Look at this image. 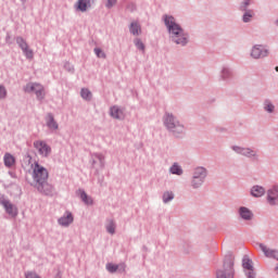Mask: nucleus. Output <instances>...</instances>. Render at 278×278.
Returning <instances> with one entry per match:
<instances>
[{
	"mask_svg": "<svg viewBox=\"0 0 278 278\" xmlns=\"http://www.w3.org/2000/svg\"><path fill=\"white\" fill-rule=\"evenodd\" d=\"M251 55L254 60H260V58H266L268 55V50L264 46L257 45L252 48Z\"/></svg>",
	"mask_w": 278,
	"mask_h": 278,
	"instance_id": "9d476101",
	"label": "nucleus"
},
{
	"mask_svg": "<svg viewBox=\"0 0 278 278\" xmlns=\"http://www.w3.org/2000/svg\"><path fill=\"white\" fill-rule=\"evenodd\" d=\"M47 125L50 129H58V123L53 119V115H48Z\"/></svg>",
	"mask_w": 278,
	"mask_h": 278,
	"instance_id": "5701e85b",
	"label": "nucleus"
},
{
	"mask_svg": "<svg viewBox=\"0 0 278 278\" xmlns=\"http://www.w3.org/2000/svg\"><path fill=\"white\" fill-rule=\"evenodd\" d=\"M141 28H140V24H138V22H132L130 24V34H132V36H139V34H141Z\"/></svg>",
	"mask_w": 278,
	"mask_h": 278,
	"instance_id": "aec40b11",
	"label": "nucleus"
},
{
	"mask_svg": "<svg viewBox=\"0 0 278 278\" xmlns=\"http://www.w3.org/2000/svg\"><path fill=\"white\" fill-rule=\"evenodd\" d=\"M111 116L113 118H124L125 114L123 113V110L118 109V106L111 108Z\"/></svg>",
	"mask_w": 278,
	"mask_h": 278,
	"instance_id": "f3484780",
	"label": "nucleus"
},
{
	"mask_svg": "<svg viewBox=\"0 0 278 278\" xmlns=\"http://www.w3.org/2000/svg\"><path fill=\"white\" fill-rule=\"evenodd\" d=\"M233 258L229 256L224 262V270L217 271V278H233Z\"/></svg>",
	"mask_w": 278,
	"mask_h": 278,
	"instance_id": "f03ea898",
	"label": "nucleus"
},
{
	"mask_svg": "<svg viewBox=\"0 0 278 278\" xmlns=\"http://www.w3.org/2000/svg\"><path fill=\"white\" fill-rule=\"evenodd\" d=\"M170 173H172V175H175V166L170 167Z\"/></svg>",
	"mask_w": 278,
	"mask_h": 278,
	"instance_id": "4c0bfd02",
	"label": "nucleus"
},
{
	"mask_svg": "<svg viewBox=\"0 0 278 278\" xmlns=\"http://www.w3.org/2000/svg\"><path fill=\"white\" fill-rule=\"evenodd\" d=\"M8 96V91L5 90V87L0 86V99H5Z\"/></svg>",
	"mask_w": 278,
	"mask_h": 278,
	"instance_id": "473e14b6",
	"label": "nucleus"
},
{
	"mask_svg": "<svg viewBox=\"0 0 278 278\" xmlns=\"http://www.w3.org/2000/svg\"><path fill=\"white\" fill-rule=\"evenodd\" d=\"M80 193V199L86 203L87 205H92V199L86 194L84 191H79Z\"/></svg>",
	"mask_w": 278,
	"mask_h": 278,
	"instance_id": "393cba45",
	"label": "nucleus"
},
{
	"mask_svg": "<svg viewBox=\"0 0 278 278\" xmlns=\"http://www.w3.org/2000/svg\"><path fill=\"white\" fill-rule=\"evenodd\" d=\"M175 175H184V169L179 165H175Z\"/></svg>",
	"mask_w": 278,
	"mask_h": 278,
	"instance_id": "72a5a7b5",
	"label": "nucleus"
},
{
	"mask_svg": "<svg viewBox=\"0 0 278 278\" xmlns=\"http://www.w3.org/2000/svg\"><path fill=\"white\" fill-rule=\"evenodd\" d=\"M114 5H116V0H108L106 8H113Z\"/></svg>",
	"mask_w": 278,
	"mask_h": 278,
	"instance_id": "f704fd0d",
	"label": "nucleus"
},
{
	"mask_svg": "<svg viewBox=\"0 0 278 278\" xmlns=\"http://www.w3.org/2000/svg\"><path fill=\"white\" fill-rule=\"evenodd\" d=\"M205 168L203 167H198L194 170L193 174V180H192V186L193 188H199L203 184V179H205Z\"/></svg>",
	"mask_w": 278,
	"mask_h": 278,
	"instance_id": "39448f33",
	"label": "nucleus"
},
{
	"mask_svg": "<svg viewBox=\"0 0 278 278\" xmlns=\"http://www.w3.org/2000/svg\"><path fill=\"white\" fill-rule=\"evenodd\" d=\"M33 178L36 184H45L49 179V172L47 168L42 167L40 164L35 163L34 169H33Z\"/></svg>",
	"mask_w": 278,
	"mask_h": 278,
	"instance_id": "f257e3e1",
	"label": "nucleus"
},
{
	"mask_svg": "<svg viewBox=\"0 0 278 278\" xmlns=\"http://www.w3.org/2000/svg\"><path fill=\"white\" fill-rule=\"evenodd\" d=\"M73 223V214L66 213L63 217L59 219V224L62 225V227H68Z\"/></svg>",
	"mask_w": 278,
	"mask_h": 278,
	"instance_id": "2eb2a0df",
	"label": "nucleus"
},
{
	"mask_svg": "<svg viewBox=\"0 0 278 278\" xmlns=\"http://www.w3.org/2000/svg\"><path fill=\"white\" fill-rule=\"evenodd\" d=\"M164 22L169 34H175V17L166 15Z\"/></svg>",
	"mask_w": 278,
	"mask_h": 278,
	"instance_id": "4468645a",
	"label": "nucleus"
},
{
	"mask_svg": "<svg viewBox=\"0 0 278 278\" xmlns=\"http://www.w3.org/2000/svg\"><path fill=\"white\" fill-rule=\"evenodd\" d=\"M1 205H3L7 214H9L11 218H16V216H18V208H16L10 201L2 200Z\"/></svg>",
	"mask_w": 278,
	"mask_h": 278,
	"instance_id": "1a4fd4ad",
	"label": "nucleus"
},
{
	"mask_svg": "<svg viewBox=\"0 0 278 278\" xmlns=\"http://www.w3.org/2000/svg\"><path fill=\"white\" fill-rule=\"evenodd\" d=\"M106 269L109 270V273H116V270H118V265L109 263L106 264Z\"/></svg>",
	"mask_w": 278,
	"mask_h": 278,
	"instance_id": "c85d7f7f",
	"label": "nucleus"
},
{
	"mask_svg": "<svg viewBox=\"0 0 278 278\" xmlns=\"http://www.w3.org/2000/svg\"><path fill=\"white\" fill-rule=\"evenodd\" d=\"M39 192H43V194H51L53 192V186H51L47 180L37 186Z\"/></svg>",
	"mask_w": 278,
	"mask_h": 278,
	"instance_id": "f8f14e48",
	"label": "nucleus"
},
{
	"mask_svg": "<svg viewBox=\"0 0 278 278\" xmlns=\"http://www.w3.org/2000/svg\"><path fill=\"white\" fill-rule=\"evenodd\" d=\"M275 270H276V273H277V275H278V265L276 266Z\"/></svg>",
	"mask_w": 278,
	"mask_h": 278,
	"instance_id": "58836bf2",
	"label": "nucleus"
},
{
	"mask_svg": "<svg viewBox=\"0 0 278 278\" xmlns=\"http://www.w3.org/2000/svg\"><path fill=\"white\" fill-rule=\"evenodd\" d=\"M80 94L83 99H86L87 101H90V99H92V92H90V90L88 89H83Z\"/></svg>",
	"mask_w": 278,
	"mask_h": 278,
	"instance_id": "a878e982",
	"label": "nucleus"
},
{
	"mask_svg": "<svg viewBox=\"0 0 278 278\" xmlns=\"http://www.w3.org/2000/svg\"><path fill=\"white\" fill-rule=\"evenodd\" d=\"M175 38L176 45H181V47L188 45V34H185L184 29L177 24L175 25Z\"/></svg>",
	"mask_w": 278,
	"mask_h": 278,
	"instance_id": "423d86ee",
	"label": "nucleus"
},
{
	"mask_svg": "<svg viewBox=\"0 0 278 278\" xmlns=\"http://www.w3.org/2000/svg\"><path fill=\"white\" fill-rule=\"evenodd\" d=\"M276 71H277V73H278V66H276Z\"/></svg>",
	"mask_w": 278,
	"mask_h": 278,
	"instance_id": "ea45409f",
	"label": "nucleus"
},
{
	"mask_svg": "<svg viewBox=\"0 0 278 278\" xmlns=\"http://www.w3.org/2000/svg\"><path fill=\"white\" fill-rule=\"evenodd\" d=\"M16 42H17L18 47L22 49L24 55L28 60H33L34 59V51L31 49H29V46L27 45V41L25 39H23L22 37H17Z\"/></svg>",
	"mask_w": 278,
	"mask_h": 278,
	"instance_id": "0eeeda50",
	"label": "nucleus"
},
{
	"mask_svg": "<svg viewBox=\"0 0 278 278\" xmlns=\"http://www.w3.org/2000/svg\"><path fill=\"white\" fill-rule=\"evenodd\" d=\"M276 25H278V20L276 21Z\"/></svg>",
	"mask_w": 278,
	"mask_h": 278,
	"instance_id": "a19ab883",
	"label": "nucleus"
},
{
	"mask_svg": "<svg viewBox=\"0 0 278 278\" xmlns=\"http://www.w3.org/2000/svg\"><path fill=\"white\" fill-rule=\"evenodd\" d=\"M115 229H116V225H114V222L113 220H110L106 225V231L109 233H114L115 232Z\"/></svg>",
	"mask_w": 278,
	"mask_h": 278,
	"instance_id": "bb28decb",
	"label": "nucleus"
},
{
	"mask_svg": "<svg viewBox=\"0 0 278 278\" xmlns=\"http://www.w3.org/2000/svg\"><path fill=\"white\" fill-rule=\"evenodd\" d=\"M236 153H241V155H247L248 157H251V155H255V152L250 149H244L240 147H233L232 148Z\"/></svg>",
	"mask_w": 278,
	"mask_h": 278,
	"instance_id": "dca6fc26",
	"label": "nucleus"
},
{
	"mask_svg": "<svg viewBox=\"0 0 278 278\" xmlns=\"http://www.w3.org/2000/svg\"><path fill=\"white\" fill-rule=\"evenodd\" d=\"M249 5H251V0H244V2H242V4H241V10L243 12H247Z\"/></svg>",
	"mask_w": 278,
	"mask_h": 278,
	"instance_id": "2f4dec72",
	"label": "nucleus"
},
{
	"mask_svg": "<svg viewBox=\"0 0 278 278\" xmlns=\"http://www.w3.org/2000/svg\"><path fill=\"white\" fill-rule=\"evenodd\" d=\"M16 160L14 159V156H12V154L7 153L4 155V166H7L8 168H11V166H14Z\"/></svg>",
	"mask_w": 278,
	"mask_h": 278,
	"instance_id": "6ab92c4d",
	"label": "nucleus"
},
{
	"mask_svg": "<svg viewBox=\"0 0 278 278\" xmlns=\"http://www.w3.org/2000/svg\"><path fill=\"white\" fill-rule=\"evenodd\" d=\"M135 45L137 49H139L140 51H144V43L140 39H136Z\"/></svg>",
	"mask_w": 278,
	"mask_h": 278,
	"instance_id": "c756f323",
	"label": "nucleus"
},
{
	"mask_svg": "<svg viewBox=\"0 0 278 278\" xmlns=\"http://www.w3.org/2000/svg\"><path fill=\"white\" fill-rule=\"evenodd\" d=\"M240 216L243 217L245 220H250V218H251V216H253V214L251 213V211H249V208L241 207Z\"/></svg>",
	"mask_w": 278,
	"mask_h": 278,
	"instance_id": "4be33fe9",
	"label": "nucleus"
},
{
	"mask_svg": "<svg viewBox=\"0 0 278 278\" xmlns=\"http://www.w3.org/2000/svg\"><path fill=\"white\" fill-rule=\"evenodd\" d=\"M34 148L38 151L42 157H49L51 155V147L45 141L37 140L34 142Z\"/></svg>",
	"mask_w": 278,
	"mask_h": 278,
	"instance_id": "20e7f679",
	"label": "nucleus"
},
{
	"mask_svg": "<svg viewBox=\"0 0 278 278\" xmlns=\"http://www.w3.org/2000/svg\"><path fill=\"white\" fill-rule=\"evenodd\" d=\"M278 199V187H274L267 193V200L270 205H275V201Z\"/></svg>",
	"mask_w": 278,
	"mask_h": 278,
	"instance_id": "ddd939ff",
	"label": "nucleus"
},
{
	"mask_svg": "<svg viewBox=\"0 0 278 278\" xmlns=\"http://www.w3.org/2000/svg\"><path fill=\"white\" fill-rule=\"evenodd\" d=\"M253 16H255L253 10L245 11V13L243 14V23H250Z\"/></svg>",
	"mask_w": 278,
	"mask_h": 278,
	"instance_id": "b1692460",
	"label": "nucleus"
},
{
	"mask_svg": "<svg viewBox=\"0 0 278 278\" xmlns=\"http://www.w3.org/2000/svg\"><path fill=\"white\" fill-rule=\"evenodd\" d=\"M94 53L98 58H103L105 59V52H103V50H101L100 48H96L94 49Z\"/></svg>",
	"mask_w": 278,
	"mask_h": 278,
	"instance_id": "7c9ffc66",
	"label": "nucleus"
},
{
	"mask_svg": "<svg viewBox=\"0 0 278 278\" xmlns=\"http://www.w3.org/2000/svg\"><path fill=\"white\" fill-rule=\"evenodd\" d=\"M227 74H229V70H224V71H223V76H224V77H227Z\"/></svg>",
	"mask_w": 278,
	"mask_h": 278,
	"instance_id": "e433bc0d",
	"label": "nucleus"
},
{
	"mask_svg": "<svg viewBox=\"0 0 278 278\" xmlns=\"http://www.w3.org/2000/svg\"><path fill=\"white\" fill-rule=\"evenodd\" d=\"M265 110L267 112H273L275 110V106L273 104H270V103H267L266 106H265Z\"/></svg>",
	"mask_w": 278,
	"mask_h": 278,
	"instance_id": "c9c22d12",
	"label": "nucleus"
},
{
	"mask_svg": "<svg viewBox=\"0 0 278 278\" xmlns=\"http://www.w3.org/2000/svg\"><path fill=\"white\" fill-rule=\"evenodd\" d=\"M242 266L247 278H255V268L253 267V261L250 258H243Z\"/></svg>",
	"mask_w": 278,
	"mask_h": 278,
	"instance_id": "6e6552de",
	"label": "nucleus"
},
{
	"mask_svg": "<svg viewBox=\"0 0 278 278\" xmlns=\"http://www.w3.org/2000/svg\"><path fill=\"white\" fill-rule=\"evenodd\" d=\"M266 190L261 186H254L251 190L252 197H264Z\"/></svg>",
	"mask_w": 278,
	"mask_h": 278,
	"instance_id": "a211bd4d",
	"label": "nucleus"
},
{
	"mask_svg": "<svg viewBox=\"0 0 278 278\" xmlns=\"http://www.w3.org/2000/svg\"><path fill=\"white\" fill-rule=\"evenodd\" d=\"M92 3H94V0H78L75 8L78 12H86L88 8H91Z\"/></svg>",
	"mask_w": 278,
	"mask_h": 278,
	"instance_id": "9b49d317",
	"label": "nucleus"
},
{
	"mask_svg": "<svg viewBox=\"0 0 278 278\" xmlns=\"http://www.w3.org/2000/svg\"><path fill=\"white\" fill-rule=\"evenodd\" d=\"M165 125L167 129H173V127H175V117H173V115H166Z\"/></svg>",
	"mask_w": 278,
	"mask_h": 278,
	"instance_id": "412c9836",
	"label": "nucleus"
},
{
	"mask_svg": "<svg viewBox=\"0 0 278 278\" xmlns=\"http://www.w3.org/2000/svg\"><path fill=\"white\" fill-rule=\"evenodd\" d=\"M25 92H35L37 99H45V87L38 83H29L25 87Z\"/></svg>",
	"mask_w": 278,
	"mask_h": 278,
	"instance_id": "7ed1b4c3",
	"label": "nucleus"
},
{
	"mask_svg": "<svg viewBox=\"0 0 278 278\" xmlns=\"http://www.w3.org/2000/svg\"><path fill=\"white\" fill-rule=\"evenodd\" d=\"M173 199H175V197L173 195V192H165L163 194V201L164 203H168V201H173Z\"/></svg>",
	"mask_w": 278,
	"mask_h": 278,
	"instance_id": "cd10ccee",
	"label": "nucleus"
}]
</instances>
